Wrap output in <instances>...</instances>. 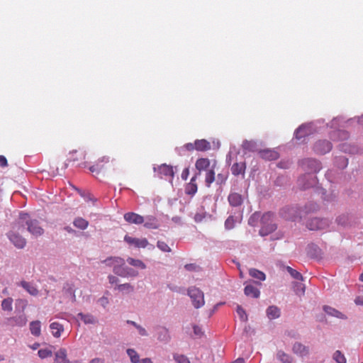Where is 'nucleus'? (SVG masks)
Here are the masks:
<instances>
[{
    "instance_id": "nucleus-1",
    "label": "nucleus",
    "mask_w": 363,
    "mask_h": 363,
    "mask_svg": "<svg viewBox=\"0 0 363 363\" xmlns=\"http://www.w3.org/2000/svg\"><path fill=\"white\" fill-rule=\"evenodd\" d=\"M19 223L21 225H27V229L29 233L35 236L41 235L43 233V229L39 225L37 220L30 219L28 213H21L19 217Z\"/></svg>"
},
{
    "instance_id": "nucleus-2",
    "label": "nucleus",
    "mask_w": 363,
    "mask_h": 363,
    "mask_svg": "<svg viewBox=\"0 0 363 363\" xmlns=\"http://www.w3.org/2000/svg\"><path fill=\"white\" fill-rule=\"evenodd\" d=\"M274 214L270 212L263 214L261 218L262 227L259 230V234L262 236L267 235L277 229V225L274 223Z\"/></svg>"
},
{
    "instance_id": "nucleus-3",
    "label": "nucleus",
    "mask_w": 363,
    "mask_h": 363,
    "mask_svg": "<svg viewBox=\"0 0 363 363\" xmlns=\"http://www.w3.org/2000/svg\"><path fill=\"white\" fill-rule=\"evenodd\" d=\"M188 295L191 298L193 305L196 308H199L204 305V295L199 289L196 287L189 288Z\"/></svg>"
},
{
    "instance_id": "nucleus-4",
    "label": "nucleus",
    "mask_w": 363,
    "mask_h": 363,
    "mask_svg": "<svg viewBox=\"0 0 363 363\" xmlns=\"http://www.w3.org/2000/svg\"><path fill=\"white\" fill-rule=\"evenodd\" d=\"M302 167L311 172H317L321 169V164L319 161L315 159L307 158L301 161Z\"/></svg>"
},
{
    "instance_id": "nucleus-5",
    "label": "nucleus",
    "mask_w": 363,
    "mask_h": 363,
    "mask_svg": "<svg viewBox=\"0 0 363 363\" xmlns=\"http://www.w3.org/2000/svg\"><path fill=\"white\" fill-rule=\"evenodd\" d=\"M306 225L311 230H318L325 228L328 225V221L325 219L313 218L308 221Z\"/></svg>"
},
{
    "instance_id": "nucleus-6",
    "label": "nucleus",
    "mask_w": 363,
    "mask_h": 363,
    "mask_svg": "<svg viewBox=\"0 0 363 363\" xmlns=\"http://www.w3.org/2000/svg\"><path fill=\"white\" fill-rule=\"evenodd\" d=\"M332 149V144L330 142L323 140H318L314 145L313 150L315 152L320 155H324L329 152Z\"/></svg>"
},
{
    "instance_id": "nucleus-7",
    "label": "nucleus",
    "mask_w": 363,
    "mask_h": 363,
    "mask_svg": "<svg viewBox=\"0 0 363 363\" xmlns=\"http://www.w3.org/2000/svg\"><path fill=\"white\" fill-rule=\"evenodd\" d=\"M124 240L130 245H134L138 248L146 247L149 242L146 238H132L128 235L124 237Z\"/></svg>"
},
{
    "instance_id": "nucleus-8",
    "label": "nucleus",
    "mask_w": 363,
    "mask_h": 363,
    "mask_svg": "<svg viewBox=\"0 0 363 363\" xmlns=\"http://www.w3.org/2000/svg\"><path fill=\"white\" fill-rule=\"evenodd\" d=\"M27 321V317L23 313L20 315L11 317L7 319L8 325L12 327H23L26 325Z\"/></svg>"
},
{
    "instance_id": "nucleus-9",
    "label": "nucleus",
    "mask_w": 363,
    "mask_h": 363,
    "mask_svg": "<svg viewBox=\"0 0 363 363\" xmlns=\"http://www.w3.org/2000/svg\"><path fill=\"white\" fill-rule=\"evenodd\" d=\"M123 218L125 221L130 224L139 225L143 223L145 221V219L142 216L133 212L125 213Z\"/></svg>"
},
{
    "instance_id": "nucleus-10",
    "label": "nucleus",
    "mask_w": 363,
    "mask_h": 363,
    "mask_svg": "<svg viewBox=\"0 0 363 363\" xmlns=\"http://www.w3.org/2000/svg\"><path fill=\"white\" fill-rule=\"evenodd\" d=\"M110 158L107 156H103L100 157L96 164L89 167L91 172H99L105 168V164L109 163Z\"/></svg>"
},
{
    "instance_id": "nucleus-11",
    "label": "nucleus",
    "mask_w": 363,
    "mask_h": 363,
    "mask_svg": "<svg viewBox=\"0 0 363 363\" xmlns=\"http://www.w3.org/2000/svg\"><path fill=\"white\" fill-rule=\"evenodd\" d=\"M9 238L13 245L18 248H23L26 245V240L14 232L9 233Z\"/></svg>"
},
{
    "instance_id": "nucleus-12",
    "label": "nucleus",
    "mask_w": 363,
    "mask_h": 363,
    "mask_svg": "<svg viewBox=\"0 0 363 363\" xmlns=\"http://www.w3.org/2000/svg\"><path fill=\"white\" fill-rule=\"evenodd\" d=\"M101 262L105 263L107 266L112 267L113 269L116 267L125 265V260L119 257H110L103 260Z\"/></svg>"
},
{
    "instance_id": "nucleus-13",
    "label": "nucleus",
    "mask_w": 363,
    "mask_h": 363,
    "mask_svg": "<svg viewBox=\"0 0 363 363\" xmlns=\"http://www.w3.org/2000/svg\"><path fill=\"white\" fill-rule=\"evenodd\" d=\"M197 174H195L185 186V193L190 196H194L198 189L196 184Z\"/></svg>"
},
{
    "instance_id": "nucleus-14",
    "label": "nucleus",
    "mask_w": 363,
    "mask_h": 363,
    "mask_svg": "<svg viewBox=\"0 0 363 363\" xmlns=\"http://www.w3.org/2000/svg\"><path fill=\"white\" fill-rule=\"evenodd\" d=\"M130 271L133 272V273H128V267H125V265L123 266H120V267H115V269H113V272L118 275V276H121V277H135L137 276L138 274V272H135V270H133V269H129Z\"/></svg>"
},
{
    "instance_id": "nucleus-15",
    "label": "nucleus",
    "mask_w": 363,
    "mask_h": 363,
    "mask_svg": "<svg viewBox=\"0 0 363 363\" xmlns=\"http://www.w3.org/2000/svg\"><path fill=\"white\" fill-rule=\"evenodd\" d=\"M55 363H71L67 358V350L65 348H60L55 353Z\"/></svg>"
},
{
    "instance_id": "nucleus-16",
    "label": "nucleus",
    "mask_w": 363,
    "mask_h": 363,
    "mask_svg": "<svg viewBox=\"0 0 363 363\" xmlns=\"http://www.w3.org/2000/svg\"><path fill=\"white\" fill-rule=\"evenodd\" d=\"M259 154L262 158L267 160H275L279 157V153L273 150H264Z\"/></svg>"
},
{
    "instance_id": "nucleus-17",
    "label": "nucleus",
    "mask_w": 363,
    "mask_h": 363,
    "mask_svg": "<svg viewBox=\"0 0 363 363\" xmlns=\"http://www.w3.org/2000/svg\"><path fill=\"white\" fill-rule=\"evenodd\" d=\"M244 293L247 296L257 298L259 296V290L252 284L247 285L244 289Z\"/></svg>"
},
{
    "instance_id": "nucleus-18",
    "label": "nucleus",
    "mask_w": 363,
    "mask_h": 363,
    "mask_svg": "<svg viewBox=\"0 0 363 363\" xmlns=\"http://www.w3.org/2000/svg\"><path fill=\"white\" fill-rule=\"evenodd\" d=\"M228 201L229 203L232 206H239L242 203V197L240 194L238 193H231L228 196Z\"/></svg>"
},
{
    "instance_id": "nucleus-19",
    "label": "nucleus",
    "mask_w": 363,
    "mask_h": 363,
    "mask_svg": "<svg viewBox=\"0 0 363 363\" xmlns=\"http://www.w3.org/2000/svg\"><path fill=\"white\" fill-rule=\"evenodd\" d=\"M50 328L55 337H60L64 331V327L58 322H53L50 325Z\"/></svg>"
},
{
    "instance_id": "nucleus-20",
    "label": "nucleus",
    "mask_w": 363,
    "mask_h": 363,
    "mask_svg": "<svg viewBox=\"0 0 363 363\" xmlns=\"http://www.w3.org/2000/svg\"><path fill=\"white\" fill-rule=\"evenodd\" d=\"M211 164V162L208 158H199L196 160L195 167L199 172L206 170Z\"/></svg>"
},
{
    "instance_id": "nucleus-21",
    "label": "nucleus",
    "mask_w": 363,
    "mask_h": 363,
    "mask_svg": "<svg viewBox=\"0 0 363 363\" xmlns=\"http://www.w3.org/2000/svg\"><path fill=\"white\" fill-rule=\"evenodd\" d=\"M158 172L160 174V177L162 176H169L170 177H173L174 171L172 166L167 165L163 164L158 167Z\"/></svg>"
},
{
    "instance_id": "nucleus-22",
    "label": "nucleus",
    "mask_w": 363,
    "mask_h": 363,
    "mask_svg": "<svg viewBox=\"0 0 363 363\" xmlns=\"http://www.w3.org/2000/svg\"><path fill=\"white\" fill-rule=\"evenodd\" d=\"M211 147V143L205 139L196 140V150L198 151H207Z\"/></svg>"
},
{
    "instance_id": "nucleus-23",
    "label": "nucleus",
    "mask_w": 363,
    "mask_h": 363,
    "mask_svg": "<svg viewBox=\"0 0 363 363\" xmlns=\"http://www.w3.org/2000/svg\"><path fill=\"white\" fill-rule=\"evenodd\" d=\"M30 330L33 335L39 337L41 334V326L39 320H34L30 323Z\"/></svg>"
},
{
    "instance_id": "nucleus-24",
    "label": "nucleus",
    "mask_w": 363,
    "mask_h": 363,
    "mask_svg": "<svg viewBox=\"0 0 363 363\" xmlns=\"http://www.w3.org/2000/svg\"><path fill=\"white\" fill-rule=\"evenodd\" d=\"M293 351L295 354L300 356H306L308 353L307 347L299 342H296L293 346Z\"/></svg>"
},
{
    "instance_id": "nucleus-25",
    "label": "nucleus",
    "mask_w": 363,
    "mask_h": 363,
    "mask_svg": "<svg viewBox=\"0 0 363 363\" xmlns=\"http://www.w3.org/2000/svg\"><path fill=\"white\" fill-rule=\"evenodd\" d=\"M280 309L275 306H271L267 309V315L269 319H276L280 316Z\"/></svg>"
},
{
    "instance_id": "nucleus-26",
    "label": "nucleus",
    "mask_w": 363,
    "mask_h": 363,
    "mask_svg": "<svg viewBox=\"0 0 363 363\" xmlns=\"http://www.w3.org/2000/svg\"><path fill=\"white\" fill-rule=\"evenodd\" d=\"M144 226L148 229H157L159 228V224L155 217L149 216L146 218L144 221Z\"/></svg>"
},
{
    "instance_id": "nucleus-27",
    "label": "nucleus",
    "mask_w": 363,
    "mask_h": 363,
    "mask_svg": "<svg viewBox=\"0 0 363 363\" xmlns=\"http://www.w3.org/2000/svg\"><path fill=\"white\" fill-rule=\"evenodd\" d=\"M309 134V129L307 125H301L295 132V137L297 140L304 138Z\"/></svg>"
},
{
    "instance_id": "nucleus-28",
    "label": "nucleus",
    "mask_w": 363,
    "mask_h": 363,
    "mask_svg": "<svg viewBox=\"0 0 363 363\" xmlns=\"http://www.w3.org/2000/svg\"><path fill=\"white\" fill-rule=\"evenodd\" d=\"M296 212L294 208H285L281 211V215L286 220H294L295 219L294 213Z\"/></svg>"
},
{
    "instance_id": "nucleus-29",
    "label": "nucleus",
    "mask_w": 363,
    "mask_h": 363,
    "mask_svg": "<svg viewBox=\"0 0 363 363\" xmlns=\"http://www.w3.org/2000/svg\"><path fill=\"white\" fill-rule=\"evenodd\" d=\"M215 164L212 166L211 169H208L205 176V182L207 187H210L211 184L215 181V171L213 169Z\"/></svg>"
},
{
    "instance_id": "nucleus-30",
    "label": "nucleus",
    "mask_w": 363,
    "mask_h": 363,
    "mask_svg": "<svg viewBox=\"0 0 363 363\" xmlns=\"http://www.w3.org/2000/svg\"><path fill=\"white\" fill-rule=\"evenodd\" d=\"M245 163L244 162H240V163H235L233 164L231 167V171L233 174L234 175H239L240 174H244L245 170Z\"/></svg>"
},
{
    "instance_id": "nucleus-31",
    "label": "nucleus",
    "mask_w": 363,
    "mask_h": 363,
    "mask_svg": "<svg viewBox=\"0 0 363 363\" xmlns=\"http://www.w3.org/2000/svg\"><path fill=\"white\" fill-rule=\"evenodd\" d=\"M73 225L79 229L85 230L89 225V222L83 218L77 217L74 220Z\"/></svg>"
},
{
    "instance_id": "nucleus-32",
    "label": "nucleus",
    "mask_w": 363,
    "mask_h": 363,
    "mask_svg": "<svg viewBox=\"0 0 363 363\" xmlns=\"http://www.w3.org/2000/svg\"><path fill=\"white\" fill-rule=\"evenodd\" d=\"M78 316L85 324H95L97 322L96 319L91 314L79 313Z\"/></svg>"
},
{
    "instance_id": "nucleus-33",
    "label": "nucleus",
    "mask_w": 363,
    "mask_h": 363,
    "mask_svg": "<svg viewBox=\"0 0 363 363\" xmlns=\"http://www.w3.org/2000/svg\"><path fill=\"white\" fill-rule=\"evenodd\" d=\"M21 286L25 289L30 295L36 296L38 294V289L30 283L23 281L21 283Z\"/></svg>"
},
{
    "instance_id": "nucleus-34",
    "label": "nucleus",
    "mask_w": 363,
    "mask_h": 363,
    "mask_svg": "<svg viewBox=\"0 0 363 363\" xmlns=\"http://www.w3.org/2000/svg\"><path fill=\"white\" fill-rule=\"evenodd\" d=\"M249 274L252 277L260 281H264L266 279L264 273L256 269H250L249 270Z\"/></svg>"
},
{
    "instance_id": "nucleus-35",
    "label": "nucleus",
    "mask_w": 363,
    "mask_h": 363,
    "mask_svg": "<svg viewBox=\"0 0 363 363\" xmlns=\"http://www.w3.org/2000/svg\"><path fill=\"white\" fill-rule=\"evenodd\" d=\"M13 298H4L1 302V308L4 311L11 312L13 310Z\"/></svg>"
},
{
    "instance_id": "nucleus-36",
    "label": "nucleus",
    "mask_w": 363,
    "mask_h": 363,
    "mask_svg": "<svg viewBox=\"0 0 363 363\" xmlns=\"http://www.w3.org/2000/svg\"><path fill=\"white\" fill-rule=\"evenodd\" d=\"M127 354L130 359L132 363H140V356L138 352L133 349H128Z\"/></svg>"
},
{
    "instance_id": "nucleus-37",
    "label": "nucleus",
    "mask_w": 363,
    "mask_h": 363,
    "mask_svg": "<svg viewBox=\"0 0 363 363\" xmlns=\"http://www.w3.org/2000/svg\"><path fill=\"white\" fill-rule=\"evenodd\" d=\"M277 358L282 362V363H291L292 362V358L290 355L288 354H286L283 351H279L277 352Z\"/></svg>"
},
{
    "instance_id": "nucleus-38",
    "label": "nucleus",
    "mask_w": 363,
    "mask_h": 363,
    "mask_svg": "<svg viewBox=\"0 0 363 363\" xmlns=\"http://www.w3.org/2000/svg\"><path fill=\"white\" fill-rule=\"evenodd\" d=\"M323 310L326 313H328V315H332V316L342 318L343 315L340 312H339L336 309H335L332 307L328 306H325L323 307Z\"/></svg>"
},
{
    "instance_id": "nucleus-39",
    "label": "nucleus",
    "mask_w": 363,
    "mask_h": 363,
    "mask_svg": "<svg viewBox=\"0 0 363 363\" xmlns=\"http://www.w3.org/2000/svg\"><path fill=\"white\" fill-rule=\"evenodd\" d=\"M127 262L128 264H130L132 266L140 268V269H145L146 265L140 259H135L132 257H128L127 259Z\"/></svg>"
},
{
    "instance_id": "nucleus-40",
    "label": "nucleus",
    "mask_w": 363,
    "mask_h": 363,
    "mask_svg": "<svg viewBox=\"0 0 363 363\" xmlns=\"http://www.w3.org/2000/svg\"><path fill=\"white\" fill-rule=\"evenodd\" d=\"M333 359L337 363H346L345 357L339 350L335 352L333 354Z\"/></svg>"
},
{
    "instance_id": "nucleus-41",
    "label": "nucleus",
    "mask_w": 363,
    "mask_h": 363,
    "mask_svg": "<svg viewBox=\"0 0 363 363\" xmlns=\"http://www.w3.org/2000/svg\"><path fill=\"white\" fill-rule=\"evenodd\" d=\"M117 289L119 290L120 291H125L127 293H130V292L133 291L134 288L130 284L126 283V284L118 285Z\"/></svg>"
},
{
    "instance_id": "nucleus-42",
    "label": "nucleus",
    "mask_w": 363,
    "mask_h": 363,
    "mask_svg": "<svg viewBox=\"0 0 363 363\" xmlns=\"http://www.w3.org/2000/svg\"><path fill=\"white\" fill-rule=\"evenodd\" d=\"M235 220L233 216H229L225 221V227L227 230L233 229L235 227Z\"/></svg>"
},
{
    "instance_id": "nucleus-43",
    "label": "nucleus",
    "mask_w": 363,
    "mask_h": 363,
    "mask_svg": "<svg viewBox=\"0 0 363 363\" xmlns=\"http://www.w3.org/2000/svg\"><path fill=\"white\" fill-rule=\"evenodd\" d=\"M157 246L162 252H171V248L164 241L159 240L157 242Z\"/></svg>"
},
{
    "instance_id": "nucleus-44",
    "label": "nucleus",
    "mask_w": 363,
    "mask_h": 363,
    "mask_svg": "<svg viewBox=\"0 0 363 363\" xmlns=\"http://www.w3.org/2000/svg\"><path fill=\"white\" fill-rule=\"evenodd\" d=\"M38 354L41 359H45L51 357L52 353L49 349H41L38 350Z\"/></svg>"
},
{
    "instance_id": "nucleus-45",
    "label": "nucleus",
    "mask_w": 363,
    "mask_h": 363,
    "mask_svg": "<svg viewBox=\"0 0 363 363\" xmlns=\"http://www.w3.org/2000/svg\"><path fill=\"white\" fill-rule=\"evenodd\" d=\"M237 313L241 320L245 322L247 320V315L245 313V311L240 306H237Z\"/></svg>"
},
{
    "instance_id": "nucleus-46",
    "label": "nucleus",
    "mask_w": 363,
    "mask_h": 363,
    "mask_svg": "<svg viewBox=\"0 0 363 363\" xmlns=\"http://www.w3.org/2000/svg\"><path fill=\"white\" fill-rule=\"evenodd\" d=\"M287 271L291 274V276L292 277H294V279H298V280H301L302 279V275L298 272H297L296 270L292 269L290 267H287Z\"/></svg>"
},
{
    "instance_id": "nucleus-47",
    "label": "nucleus",
    "mask_w": 363,
    "mask_h": 363,
    "mask_svg": "<svg viewBox=\"0 0 363 363\" xmlns=\"http://www.w3.org/2000/svg\"><path fill=\"white\" fill-rule=\"evenodd\" d=\"M174 359L177 363H190L189 359L182 354H175L174 355Z\"/></svg>"
},
{
    "instance_id": "nucleus-48",
    "label": "nucleus",
    "mask_w": 363,
    "mask_h": 363,
    "mask_svg": "<svg viewBox=\"0 0 363 363\" xmlns=\"http://www.w3.org/2000/svg\"><path fill=\"white\" fill-rule=\"evenodd\" d=\"M28 305V302L25 299H18L16 300V308H21V311L23 313L24 310L26 309V306Z\"/></svg>"
},
{
    "instance_id": "nucleus-49",
    "label": "nucleus",
    "mask_w": 363,
    "mask_h": 363,
    "mask_svg": "<svg viewBox=\"0 0 363 363\" xmlns=\"http://www.w3.org/2000/svg\"><path fill=\"white\" fill-rule=\"evenodd\" d=\"M77 152H77V150H74V151H73V152H71V155H72V157H71V159H70V160H71L72 161H77V160H84V159H85L86 154H85V152H83V151L79 152V157H74V154H77Z\"/></svg>"
},
{
    "instance_id": "nucleus-50",
    "label": "nucleus",
    "mask_w": 363,
    "mask_h": 363,
    "mask_svg": "<svg viewBox=\"0 0 363 363\" xmlns=\"http://www.w3.org/2000/svg\"><path fill=\"white\" fill-rule=\"evenodd\" d=\"M334 136H337L340 139H347L349 135L348 133L345 130H337L334 133Z\"/></svg>"
},
{
    "instance_id": "nucleus-51",
    "label": "nucleus",
    "mask_w": 363,
    "mask_h": 363,
    "mask_svg": "<svg viewBox=\"0 0 363 363\" xmlns=\"http://www.w3.org/2000/svg\"><path fill=\"white\" fill-rule=\"evenodd\" d=\"M205 216L206 213L204 212L196 213L194 216V220L197 223L201 222Z\"/></svg>"
},
{
    "instance_id": "nucleus-52",
    "label": "nucleus",
    "mask_w": 363,
    "mask_h": 363,
    "mask_svg": "<svg viewBox=\"0 0 363 363\" xmlns=\"http://www.w3.org/2000/svg\"><path fill=\"white\" fill-rule=\"evenodd\" d=\"M227 179V176L223 174H218L217 175V182L219 184H223Z\"/></svg>"
},
{
    "instance_id": "nucleus-53",
    "label": "nucleus",
    "mask_w": 363,
    "mask_h": 363,
    "mask_svg": "<svg viewBox=\"0 0 363 363\" xmlns=\"http://www.w3.org/2000/svg\"><path fill=\"white\" fill-rule=\"evenodd\" d=\"M8 166L6 158L4 155H0V167H5Z\"/></svg>"
},
{
    "instance_id": "nucleus-54",
    "label": "nucleus",
    "mask_w": 363,
    "mask_h": 363,
    "mask_svg": "<svg viewBox=\"0 0 363 363\" xmlns=\"http://www.w3.org/2000/svg\"><path fill=\"white\" fill-rule=\"evenodd\" d=\"M136 328L138 329V333H139V334H140V335H142V336H146V335H147V333L146 330H145L144 328H143L142 326H140V325H136Z\"/></svg>"
},
{
    "instance_id": "nucleus-55",
    "label": "nucleus",
    "mask_w": 363,
    "mask_h": 363,
    "mask_svg": "<svg viewBox=\"0 0 363 363\" xmlns=\"http://www.w3.org/2000/svg\"><path fill=\"white\" fill-rule=\"evenodd\" d=\"M185 147L189 151H192L194 150H196V140L194 141V143H186L185 145Z\"/></svg>"
},
{
    "instance_id": "nucleus-56",
    "label": "nucleus",
    "mask_w": 363,
    "mask_h": 363,
    "mask_svg": "<svg viewBox=\"0 0 363 363\" xmlns=\"http://www.w3.org/2000/svg\"><path fill=\"white\" fill-rule=\"evenodd\" d=\"M338 161H340V162H341L340 167L342 168L347 167V158H345V157H340L338 158Z\"/></svg>"
},
{
    "instance_id": "nucleus-57",
    "label": "nucleus",
    "mask_w": 363,
    "mask_h": 363,
    "mask_svg": "<svg viewBox=\"0 0 363 363\" xmlns=\"http://www.w3.org/2000/svg\"><path fill=\"white\" fill-rule=\"evenodd\" d=\"M189 174V168L186 167L182 171V179L186 180Z\"/></svg>"
},
{
    "instance_id": "nucleus-58",
    "label": "nucleus",
    "mask_w": 363,
    "mask_h": 363,
    "mask_svg": "<svg viewBox=\"0 0 363 363\" xmlns=\"http://www.w3.org/2000/svg\"><path fill=\"white\" fill-rule=\"evenodd\" d=\"M185 268L189 271H194L196 270L198 267L194 264H189L185 265Z\"/></svg>"
},
{
    "instance_id": "nucleus-59",
    "label": "nucleus",
    "mask_w": 363,
    "mask_h": 363,
    "mask_svg": "<svg viewBox=\"0 0 363 363\" xmlns=\"http://www.w3.org/2000/svg\"><path fill=\"white\" fill-rule=\"evenodd\" d=\"M242 146H243V147L245 149L250 150L251 148V147L253 146V143L252 142H250V141H245V142L243 143Z\"/></svg>"
},
{
    "instance_id": "nucleus-60",
    "label": "nucleus",
    "mask_w": 363,
    "mask_h": 363,
    "mask_svg": "<svg viewBox=\"0 0 363 363\" xmlns=\"http://www.w3.org/2000/svg\"><path fill=\"white\" fill-rule=\"evenodd\" d=\"M354 303L357 305L363 306V297L362 296H358L354 299Z\"/></svg>"
},
{
    "instance_id": "nucleus-61",
    "label": "nucleus",
    "mask_w": 363,
    "mask_h": 363,
    "mask_svg": "<svg viewBox=\"0 0 363 363\" xmlns=\"http://www.w3.org/2000/svg\"><path fill=\"white\" fill-rule=\"evenodd\" d=\"M108 281L111 284L116 283L118 281V278L113 275L108 276Z\"/></svg>"
},
{
    "instance_id": "nucleus-62",
    "label": "nucleus",
    "mask_w": 363,
    "mask_h": 363,
    "mask_svg": "<svg viewBox=\"0 0 363 363\" xmlns=\"http://www.w3.org/2000/svg\"><path fill=\"white\" fill-rule=\"evenodd\" d=\"M99 301L101 302V305L104 306H105L106 304H107L108 303V298H106V297L101 298Z\"/></svg>"
},
{
    "instance_id": "nucleus-63",
    "label": "nucleus",
    "mask_w": 363,
    "mask_h": 363,
    "mask_svg": "<svg viewBox=\"0 0 363 363\" xmlns=\"http://www.w3.org/2000/svg\"><path fill=\"white\" fill-rule=\"evenodd\" d=\"M140 363H153L151 359L150 358H144L142 359Z\"/></svg>"
},
{
    "instance_id": "nucleus-64",
    "label": "nucleus",
    "mask_w": 363,
    "mask_h": 363,
    "mask_svg": "<svg viewBox=\"0 0 363 363\" xmlns=\"http://www.w3.org/2000/svg\"><path fill=\"white\" fill-rule=\"evenodd\" d=\"M231 363H245V360L243 358H238L235 361H234Z\"/></svg>"
}]
</instances>
